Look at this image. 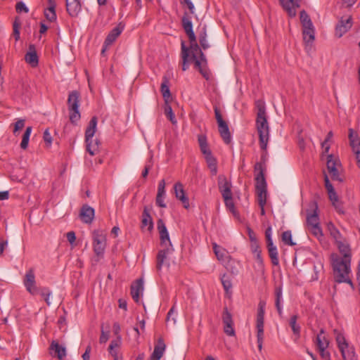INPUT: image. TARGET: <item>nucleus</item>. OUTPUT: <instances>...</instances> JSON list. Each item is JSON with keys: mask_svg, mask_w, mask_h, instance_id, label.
<instances>
[{"mask_svg": "<svg viewBox=\"0 0 360 360\" xmlns=\"http://www.w3.org/2000/svg\"><path fill=\"white\" fill-rule=\"evenodd\" d=\"M79 102L80 94L79 91L75 90L69 93L67 103L70 114V121L73 124H76L81 117L79 111Z\"/></svg>", "mask_w": 360, "mask_h": 360, "instance_id": "obj_3", "label": "nucleus"}, {"mask_svg": "<svg viewBox=\"0 0 360 360\" xmlns=\"http://www.w3.org/2000/svg\"><path fill=\"white\" fill-rule=\"evenodd\" d=\"M175 196L177 199L181 200L186 208L189 206L188 198L186 197L182 184L178 182L174 186Z\"/></svg>", "mask_w": 360, "mask_h": 360, "instance_id": "obj_21", "label": "nucleus"}, {"mask_svg": "<svg viewBox=\"0 0 360 360\" xmlns=\"http://www.w3.org/2000/svg\"><path fill=\"white\" fill-rule=\"evenodd\" d=\"M199 44H200L201 49L203 50H207V49H209L210 47V45L207 38L202 37V39H200Z\"/></svg>", "mask_w": 360, "mask_h": 360, "instance_id": "obj_63", "label": "nucleus"}, {"mask_svg": "<svg viewBox=\"0 0 360 360\" xmlns=\"http://www.w3.org/2000/svg\"><path fill=\"white\" fill-rule=\"evenodd\" d=\"M330 259L334 281L338 283H348L354 288L350 278L351 262L342 260L340 256L335 253L331 254Z\"/></svg>", "mask_w": 360, "mask_h": 360, "instance_id": "obj_1", "label": "nucleus"}, {"mask_svg": "<svg viewBox=\"0 0 360 360\" xmlns=\"http://www.w3.org/2000/svg\"><path fill=\"white\" fill-rule=\"evenodd\" d=\"M309 228L311 233L317 238H320L321 237L323 236V232L321 228L320 227V225L311 226Z\"/></svg>", "mask_w": 360, "mask_h": 360, "instance_id": "obj_53", "label": "nucleus"}, {"mask_svg": "<svg viewBox=\"0 0 360 360\" xmlns=\"http://www.w3.org/2000/svg\"><path fill=\"white\" fill-rule=\"evenodd\" d=\"M349 139L353 153L360 150V138L352 129H349Z\"/></svg>", "mask_w": 360, "mask_h": 360, "instance_id": "obj_27", "label": "nucleus"}, {"mask_svg": "<svg viewBox=\"0 0 360 360\" xmlns=\"http://www.w3.org/2000/svg\"><path fill=\"white\" fill-rule=\"evenodd\" d=\"M221 281L226 293L228 294L232 288V283L229 276L226 274H223L221 277Z\"/></svg>", "mask_w": 360, "mask_h": 360, "instance_id": "obj_43", "label": "nucleus"}, {"mask_svg": "<svg viewBox=\"0 0 360 360\" xmlns=\"http://www.w3.org/2000/svg\"><path fill=\"white\" fill-rule=\"evenodd\" d=\"M218 186L224 199L229 198L232 195L231 184L224 175H219L218 176Z\"/></svg>", "mask_w": 360, "mask_h": 360, "instance_id": "obj_13", "label": "nucleus"}, {"mask_svg": "<svg viewBox=\"0 0 360 360\" xmlns=\"http://www.w3.org/2000/svg\"><path fill=\"white\" fill-rule=\"evenodd\" d=\"M313 212L307 215V224L309 227L319 225V217L318 215V205L316 202L312 204Z\"/></svg>", "mask_w": 360, "mask_h": 360, "instance_id": "obj_22", "label": "nucleus"}, {"mask_svg": "<svg viewBox=\"0 0 360 360\" xmlns=\"http://www.w3.org/2000/svg\"><path fill=\"white\" fill-rule=\"evenodd\" d=\"M166 345L164 342V340L162 338H159L157 344L154 347L153 352L150 356V359H154L155 360H160L165 350Z\"/></svg>", "mask_w": 360, "mask_h": 360, "instance_id": "obj_23", "label": "nucleus"}, {"mask_svg": "<svg viewBox=\"0 0 360 360\" xmlns=\"http://www.w3.org/2000/svg\"><path fill=\"white\" fill-rule=\"evenodd\" d=\"M165 114L172 124L176 123L175 115L170 105H166V107L165 108Z\"/></svg>", "mask_w": 360, "mask_h": 360, "instance_id": "obj_50", "label": "nucleus"}, {"mask_svg": "<svg viewBox=\"0 0 360 360\" xmlns=\"http://www.w3.org/2000/svg\"><path fill=\"white\" fill-rule=\"evenodd\" d=\"M32 127H27L25 129V131L22 136V139L20 143V148L23 150L27 149L29 143L30 136L32 132Z\"/></svg>", "mask_w": 360, "mask_h": 360, "instance_id": "obj_41", "label": "nucleus"}, {"mask_svg": "<svg viewBox=\"0 0 360 360\" xmlns=\"http://www.w3.org/2000/svg\"><path fill=\"white\" fill-rule=\"evenodd\" d=\"M279 1L290 17H295L296 15L295 8L299 7L297 0H279Z\"/></svg>", "mask_w": 360, "mask_h": 360, "instance_id": "obj_19", "label": "nucleus"}, {"mask_svg": "<svg viewBox=\"0 0 360 360\" xmlns=\"http://www.w3.org/2000/svg\"><path fill=\"white\" fill-rule=\"evenodd\" d=\"M333 134L330 131L328 133L324 141L322 143V148L324 149V153H328L330 149V145L328 143V141L333 138Z\"/></svg>", "mask_w": 360, "mask_h": 360, "instance_id": "obj_51", "label": "nucleus"}, {"mask_svg": "<svg viewBox=\"0 0 360 360\" xmlns=\"http://www.w3.org/2000/svg\"><path fill=\"white\" fill-rule=\"evenodd\" d=\"M224 200L225 205H226V207L232 212H234L235 206H234V203L233 202L232 195H231L230 198L224 199Z\"/></svg>", "mask_w": 360, "mask_h": 360, "instance_id": "obj_60", "label": "nucleus"}, {"mask_svg": "<svg viewBox=\"0 0 360 360\" xmlns=\"http://www.w3.org/2000/svg\"><path fill=\"white\" fill-rule=\"evenodd\" d=\"M181 25L184 30V32L187 34L188 39H191L193 41L194 36H195L193 30V24L191 20V17L189 16L187 12L184 13V15L181 18Z\"/></svg>", "mask_w": 360, "mask_h": 360, "instance_id": "obj_16", "label": "nucleus"}, {"mask_svg": "<svg viewBox=\"0 0 360 360\" xmlns=\"http://www.w3.org/2000/svg\"><path fill=\"white\" fill-rule=\"evenodd\" d=\"M300 21L303 27L311 26L313 25L311 20L307 13L303 10L300 12Z\"/></svg>", "mask_w": 360, "mask_h": 360, "instance_id": "obj_44", "label": "nucleus"}, {"mask_svg": "<svg viewBox=\"0 0 360 360\" xmlns=\"http://www.w3.org/2000/svg\"><path fill=\"white\" fill-rule=\"evenodd\" d=\"M23 283L26 290L32 295H37L38 288L36 285L34 271L32 268L30 269L25 276Z\"/></svg>", "mask_w": 360, "mask_h": 360, "instance_id": "obj_8", "label": "nucleus"}, {"mask_svg": "<svg viewBox=\"0 0 360 360\" xmlns=\"http://www.w3.org/2000/svg\"><path fill=\"white\" fill-rule=\"evenodd\" d=\"M44 13L46 20L49 22H54L57 19L56 9L46 8H44Z\"/></svg>", "mask_w": 360, "mask_h": 360, "instance_id": "obj_46", "label": "nucleus"}, {"mask_svg": "<svg viewBox=\"0 0 360 360\" xmlns=\"http://www.w3.org/2000/svg\"><path fill=\"white\" fill-rule=\"evenodd\" d=\"M121 343V337L118 336L117 340H112L109 345V352L112 356H116L117 352L115 350V347H120Z\"/></svg>", "mask_w": 360, "mask_h": 360, "instance_id": "obj_48", "label": "nucleus"}, {"mask_svg": "<svg viewBox=\"0 0 360 360\" xmlns=\"http://www.w3.org/2000/svg\"><path fill=\"white\" fill-rule=\"evenodd\" d=\"M215 118L218 124L219 133L226 144L231 142V135L229 131L228 124L224 120L221 111L217 106L214 107Z\"/></svg>", "mask_w": 360, "mask_h": 360, "instance_id": "obj_5", "label": "nucleus"}, {"mask_svg": "<svg viewBox=\"0 0 360 360\" xmlns=\"http://www.w3.org/2000/svg\"><path fill=\"white\" fill-rule=\"evenodd\" d=\"M171 252V249L167 246L163 250H160L157 255L156 269L158 271H160L164 264L167 255Z\"/></svg>", "mask_w": 360, "mask_h": 360, "instance_id": "obj_26", "label": "nucleus"}, {"mask_svg": "<svg viewBox=\"0 0 360 360\" xmlns=\"http://www.w3.org/2000/svg\"><path fill=\"white\" fill-rule=\"evenodd\" d=\"M338 249L342 254L340 259L344 261L351 262V250L349 246L342 242L338 243Z\"/></svg>", "mask_w": 360, "mask_h": 360, "instance_id": "obj_33", "label": "nucleus"}, {"mask_svg": "<svg viewBox=\"0 0 360 360\" xmlns=\"http://www.w3.org/2000/svg\"><path fill=\"white\" fill-rule=\"evenodd\" d=\"M326 348L319 349V352L321 356L325 360H330V354L326 351Z\"/></svg>", "mask_w": 360, "mask_h": 360, "instance_id": "obj_64", "label": "nucleus"}, {"mask_svg": "<svg viewBox=\"0 0 360 360\" xmlns=\"http://www.w3.org/2000/svg\"><path fill=\"white\" fill-rule=\"evenodd\" d=\"M181 55L182 58V70L186 71L188 68V62L192 60L190 57H188V49L186 46L184 41H181Z\"/></svg>", "mask_w": 360, "mask_h": 360, "instance_id": "obj_31", "label": "nucleus"}, {"mask_svg": "<svg viewBox=\"0 0 360 360\" xmlns=\"http://www.w3.org/2000/svg\"><path fill=\"white\" fill-rule=\"evenodd\" d=\"M298 316L297 314L292 315L290 317L289 324L293 332V334L298 338L300 336L301 328L299 324L297 323Z\"/></svg>", "mask_w": 360, "mask_h": 360, "instance_id": "obj_38", "label": "nucleus"}, {"mask_svg": "<svg viewBox=\"0 0 360 360\" xmlns=\"http://www.w3.org/2000/svg\"><path fill=\"white\" fill-rule=\"evenodd\" d=\"M38 293L44 298L45 302L48 305H50L49 297L51 295V291L49 288H38Z\"/></svg>", "mask_w": 360, "mask_h": 360, "instance_id": "obj_45", "label": "nucleus"}, {"mask_svg": "<svg viewBox=\"0 0 360 360\" xmlns=\"http://www.w3.org/2000/svg\"><path fill=\"white\" fill-rule=\"evenodd\" d=\"M25 120L18 119L14 124L13 134L16 135L17 132L24 128Z\"/></svg>", "mask_w": 360, "mask_h": 360, "instance_id": "obj_52", "label": "nucleus"}, {"mask_svg": "<svg viewBox=\"0 0 360 360\" xmlns=\"http://www.w3.org/2000/svg\"><path fill=\"white\" fill-rule=\"evenodd\" d=\"M254 170L255 172V189L267 188V184L264 176L265 170H263L260 164H255Z\"/></svg>", "mask_w": 360, "mask_h": 360, "instance_id": "obj_12", "label": "nucleus"}, {"mask_svg": "<svg viewBox=\"0 0 360 360\" xmlns=\"http://www.w3.org/2000/svg\"><path fill=\"white\" fill-rule=\"evenodd\" d=\"M329 230H330V235L337 240L338 239H339L340 238V231L334 226L333 224H330L329 226Z\"/></svg>", "mask_w": 360, "mask_h": 360, "instance_id": "obj_55", "label": "nucleus"}, {"mask_svg": "<svg viewBox=\"0 0 360 360\" xmlns=\"http://www.w3.org/2000/svg\"><path fill=\"white\" fill-rule=\"evenodd\" d=\"M15 9L18 13L23 12L27 13L29 12V8L22 1H19L16 4Z\"/></svg>", "mask_w": 360, "mask_h": 360, "instance_id": "obj_54", "label": "nucleus"}, {"mask_svg": "<svg viewBox=\"0 0 360 360\" xmlns=\"http://www.w3.org/2000/svg\"><path fill=\"white\" fill-rule=\"evenodd\" d=\"M79 217L81 220L85 224H91L94 217V209L88 205L82 207Z\"/></svg>", "mask_w": 360, "mask_h": 360, "instance_id": "obj_17", "label": "nucleus"}, {"mask_svg": "<svg viewBox=\"0 0 360 360\" xmlns=\"http://www.w3.org/2000/svg\"><path fill=\"white\" fill-rule=\"evenodd\" d=\"M282 240L287 245L293 246L295 245V243L292 240V233L290 231H285L282 233Z\"/></svg>", "mask_w": 360, "mask_h": 360, "instance_id": "obj_47", "label": "nucleus"}, {"mask_svg": "<svg viewBox=\"0 0 360 360\" xmlns=\"http://www.w3.org/2000/svg\"><path fill=\"white\" fill-rule=\"evenodd\" d=\"M124 25L120 22L110 32V33L108 34L105 39L103 47L101 51L102 53H103L105 51L107 47L112 44V43L116 40L117 37L120 36V34L124 30Z\"/></svg>", "mask_w": 360, "mask_h": 360, "instance_id": "obj_11", "label": "nucleus"}, {"mask_svg": "<svg viewBox=\"0 0 360 360\" xmlns=\"http://www.w3.org/2000/svg\"><path fill=\"white\" fill-rule=\"evenodd\" d=\"M50 349L55 352V355L59 360H63L66 356V349L60 345L58 341L53 340L50 345Z\"/></svg>", "mask_w": 360, "mask_h": 360, "instance_id": "obj_25", "label": "nucleus"}, {"mask_svg": "<svg viewBox=\"0 0 360 360\" xmlns=\"http://www.w3.org/2000/svg\"><path fill=\"white\" fill-rule=\"evenodd\" d=\"M329 200L331 201L333 205H335V202H339L338 196L335 190L328 192Z\"/></svg>", "mask_w": 360, "mask_h": 360, "instance_id": "obj_58", "label": "nucleus"}, {"mask_svg": "<svg viewBox=\"0 0 360 360\" xmlns=\"http://www.w3.org/2000/svg\"><path fill=\"white\" fill-rule=\"evenodd\" d=\"M213 250L219 260H221V261L224 260V257L226 254V251L225 249H224L221 246L217 245L216 243H213Z\"/></svg>", "mask_w": 360, "mask_h": 360, "instance_id": "obj_42", "label": "nucleus"}, {"mask_svg": "<svg viewBox=\"0 0 360 360\" xmlns=\"http://www.w3.org/2000/svg\"><path fill=\"white\" fill-rule=\"evenodd\" d=\"M266 150H264V152L262 154L260 161L256 163L260 164L263 170H266V162L267 160V153Z\"/></svg>", "mask_w": 360, "mask_h": 360, "instance_id": "obj_61", "label": "nucleus"}, {"mask_svg": "<svg viewBox=\"0 0 360 360\" xmlns=\"http://www.w3.org/2000/svg\"><path fill=\"white\" fill-rule=\"evenodd\" d=\"M255 107L257 110L256 125L259 134V145L262 150L267 148L269 127L266 117V108L264 103L261 100L255 101Z\"/></svg>", "mask_w": 360, "mask_h": 360, "instance_id": "obj_2", "label": "nucleus"}, {"mask_svg": "<svg viewBox=\"0 0 360 360\" xmlns=\"http://www.w3.org/2000/svg\"><path fill=\"white\" fill-rule=\"evenodd\" d=\"M160 91L164 99L167 101L171 96V93L169 86V78L166 75L162 77Z\"/></svg>", "mask_w": 360, "mask_h": 360, "instance_id": "obj_35", "label": "nucleus"}, {"mask_svg": "<svg viewBox=\"0 0 360 360\" xmlns=\"http://www.w3.org/2000/svg\"><path fill=\"white\" fill-rule=\"evenodd\" d=\"M157 226L160 233L161 245L167 246L168 243L169 246H172L169 233L167 231L165 222L162 219L158 220Z\"/></svg>", "mask_w": 360, "mask_h": 360, "instance_id": "obj_14", "label": "nucleus"}, {"mask_svg": "<svg viewBox=\"0 0 360 360\" xmlns=\"http://www.w3.org/2000/svg\"><path fill=\"white\" fill-rule=\"evenodd\" d=\"M303 39L305 43H312L315 39L314 27L311 26L303 27L302 30Z\"/></svg>", "mask_w": 360, "mask_h": 360, "instance_id": "obj_30", "label": "nucleus"}, {"mask_svg": "<svg viewBox=\"0 0 360 360\" xmlns=\"http://www.w3.org/2000/svg\"><path fill=\"white\" fill-rule=\"evenodd\" d=\"M257 319H264V303L261 302L259 304Z\"/></svg>", "mask_w": 360, "mask_h": 360, "instance_id": "obj_57", "label": "nucleus"}, {"mask_svg": "<svg viewBox=\"0 0 360 360\" xmlns=\"http://www.w3.org/2000/svg\"><path fill=\"white\" fill-rule=\"evenodd\" d=\"M255 190L259 207H264L266 203L267 188Z\"/></svg>", "mask_w": 360, "mask_h": 360, "instance_id": "obj_40", "label": "nucleus"}, {"mask_svg": "<svg viewBox=\"0 0 360 360\" xmlns=\"http://www.w3.org/2000/svg\"><path fill=\"white\" fill-rule=\"evenodd\" d=\"M66 11L72 18L77 17L82 10L79 0H65Z\"/></svg>", "mask_w": 360, "mask_h": 360, "instance_id": "obj_18", "label": "nucleus"}, {"mask_svg": "<svg viewBox=\"0 0 360 360\" xmlns=\"http://www.w3.org/2000/svg\"><path fill=\"white\" fill-rule=\"evenodd\" d=\"M195 68L199 70L200 73L202 76L206 79L210 80L211 78V72L207 68V60L206 59V63L200 60H196L195 62Z\"/></svg>", "mask_w": 360, "mask_h": 360, "instance_id": "obj_24", "label": "nucleus"}, {"mask_svg": "<svg viewBox=\"0 0 360 360\" xmlns=\"http://www.w3.org/2000/svg\"><path fill=\"white\" fill-rule=\"evenodd\" d=\"M222 322L224 323V332L229 336H235L236 333L233 328L232 315L229 311L227 307L224 308Z\"/></svg>", "mask_w": 360, "mask_h": 360, "instance_id": "obj_9", "label": "nucleus"}, {"mask_svg": "<svg viewBox=\"0 0 360 360\" xmlns=\"http://www.w3.org/2000/svg\"><path fill=\"white\" fill-rule=\"evenodd\" d=\"M324 330L321 329L320 333L316 335V344L318 349L327 348L329 345V341L323 335Z\"/></svg>", "mask_w": 360, "mask_h": 360, "instance_id": "obj_36", "label": "nucleus"}, {"mask_svg": "<svg viewBox=\"0 0 360 360\" xmlns=\"http://www.w3.org/2000/svg\"><path fill=\"white\" fill-rule=\"evenodd\" d=\"M275 306L277 309L279 316L283 315V307L281 302L283 300L282 288L280 286L276 287L275 288Z\"/></svg>", "mask_w": 360, "mask_h": 360, "instance_id": "obj_29", "label": "nucleus"}, {"mask_svg": "<svg viewBox=\"0 0 360 360\" xmlns=\"http://www.w3.org/2000/svg\"><path fill=\"white\" fill-rule=\"evenodd\" d=\"M141 224L143 227L148 226V230L151 231L153 229V222L151 219H142Z\"/></svg>", "mask_w": 360, "mask_h": 360, "instance_id": "obj_59", "label": "nucleus"}, {"mask_svg": "<svg viewBox=\"0 0 360 360\" xmlns=\"http://www.w3.org/2000/svg\"><path fill=\"white\" fill-rule=\"evenodd\" d=\"M341 352L343 360H355L356 355L354 348L352 346H349L347 343V347H342V349H339Z\"/></svg>", "mask_w": 360, "mask_h": 360, "instance_id": "obj_34", "label": "nucleus"}, {"mask_svg": "<svg viewBox=\"0 0 360 360\" xmlns=\"http://www.w3.org/2000/svg\"><path fill=\"white\" fill-rule=\"evenodd\" d=\"M26 63L35 68L39 64V57L34 44H30L27 52L25 56Z\"/></svg>", "mask_w": 360, "mask_h": 360, "instance_id": "obj_15", "label": "nucleus"}, {"mask_svg": "<svg viewBox=\"0 0 360 360\" xmlns=\"http://www.w3.org/2000/svg\"><path fill=\"white\" fill-rule=\"evenodd\" d=\"M20 26V23L17 21V19L14 21L13 27V35L16 41L20 39V31L19 28Z\"/></svg>", "mask_w": 360, "mask_h": 360, "instance_id": "obj_56", "label": "nucleus"}, {"mask_svg": "<svg viewBox=\"0 0 360 360\" xmlns=\"http://www.w3.org/2000/svg\"><path fill=\"white\" fill-rule=\"evenodd\" d=\"M256 328L257 330V345L259 350L262 348L264 339V320L257 319Z\"/></svg>", "mask_w": 360, "mask_h": 360, "instance_id": "obj_32", "label": "nucleus"}, {"mask_svg": "<svg viewBox=\"0 0 360 360\" xmlns=\"http://www.w3.org/2000/svg\"><path fill=\"white\" fill-rule=\"evenodd\" d=\"M204 157L212 174L216 175L217 173V165L216 158L212 155V153Z\"/></svg>", "mask_w": 360, "mask_h": 360, "instance_id": "obj_37", "label": "nucleus"}, {"mask_svg": "<svg viewBox=\"0 0 360 360\" xmlns=\"http://www.w3.org/2000/svg\"><path fill=\"white\" fill-rule=\"evenodd\" d=\"M352 26V18L349 16L347 18L342 17L335 26V34L337 37H342L347 32Z\"/></svg>", "mask_w": 360, "mask_h": 360, "instance_id": "obj_10", "label": "nucleus"}, {"mask_svg": "<svg viewBox=\"0 0 360 360\" xmlns=\"http://www.w3.org/2000/svg\"><path fill=\"white\" fill-rule=\"evenodd\" d=\"M94 252L98 257H103L106 247V237L101 231L95 230L93 232Z\"/></svg>", "mask_w": 360, "mask_h": 360, "instance_id": "obj_6", "label": "nucleus"}, {"mask_svg": "<svg viewBox=\"0 0 360 360\" xmlns=\"http://www.w3.org/2000/svg\"><path fill=\"white\" fill-rule=\"evenodd\" d=\"M266 247L268 249V252L269 257L271 259V263L274 266L279 265V259H278V253L277 250V248L274 245V243H270L266 244Z\"/></svg>", "mask_w": 360, "mask_h": 360, "instance_id": "obj_28", "label": "nucleus"}, {"mask_svg": "<svg viewBox=\"0 0 360 360\" xmlns=\"http://www.w3.org/2000/svg\"><path fill=\"white\" fill-rule=\"evenodd\" d=\"M143 291V281L142 278L137 279L131 286V295L133 300L138 302L140 294Z\"/></svg>", "mask_w": 360, "mask_h": 360, "instance_id": "obj_20", "label": "nucleus"}, {"mask_svg": "<svg viewBox=\"0 0 360 360\" xmlns=\"http://www.w3.org/2000/svg\"><path fill=\"white\" fill-rule=\"evenodd\" d=\"M98 120L96 117H93L85 131V142L86 144V150L91 155H94L98 148V141L93 143L92 138L96 131Z\"/></svg>", "mask_w": 360, "mask_h": 360, "instance_id": "obj_4", "label": "nucleus"}, {"mask_svg": "<svg viewBox=\"0 0 360 360\" xmlns=\"http://www.w3.org/2000/svg\"><path fill=\"white\" fill-rule=\"evenodd\" d=\"M189 41L190 46L187 47L188 49V57H190L193 62L196 60L201 59L202 61L206 63V56L202 52L200 46L198 45L196 41V37L194 36L193 41L189 39Z\"/></svg>", "mask_w": 360, "mask_h": 360, "instance_id": "obj_7", "label": "nucleus"}, {"mask_svg": "<svg viewBox=\"0 0 360 360\" xmlns=\"http://www.w3.org/2000/svg\"><path fill=\"white\" fill-rule=\"evenodd\" d=\"M327 169L329 172H335L336 168V162L333 159V156L332 155H328L327 158Z\"/></svg>", "mask_w": 360, "mask_h": 360, "instance_id": "obj_49", "label": "nucleus"}, {"mask_svg": "<svg viewBox=\"0 0 360 360\" xmlns=\"http://www.w3.org/2000/svg\"><path fill=\"white\" fill-rule=\"evenodd\" d=\"M334 334L338 349H342V347H347L348 342L346 340L344 335L336 329L334 330Z\"/></svg>", "mask_w": 360, "mask_h": 360, "instance_id": "obj_39", "label": "nucleus"}, {"mask_svg": "<svg viewBox=\"0 0 360 360\" xmlns=\"http://www.w3.org/2000/svg\"><path fill=\"white\" fill-rule=\"evenodd\" d=\"M250 248H251L252 252L254 254H257V252H262L261 249H260V246H259V243H258V240L257 241H255V242H252L251 244H250Z\"/></svg>", "mask_w": 360, "mask_h": 360, "instance_id": "obj_62", "label": "nucleus"}]
</instances>
